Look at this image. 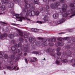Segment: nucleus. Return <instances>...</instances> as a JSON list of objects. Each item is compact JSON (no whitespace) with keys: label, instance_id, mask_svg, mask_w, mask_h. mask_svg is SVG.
Listing matches in <instances>:
<instances>
[{"label":"nucleus","instance_id":"obj_26","mask_svg":"<svg viewBox=\"0 0 75 75\" xmlns=\"http://www.w3.org/2000/svg\"><path fill=\"white\" fill-rule=\"evenodd\" d=\"M2 3L3 4H5V3H9L8 1L6 0H2L1 1Z\"/></svg>","mask_w":75,"mask_h":75},{"label":"nucleus","instance_id":"obj_60","mask_svg":"<svg viewBox=\"0 0 75 75\" xmlns=\"http://www.w3.org/2000/svg\"><path fill=\"white\" fill-rule=\"evenodd\" d=\"M72 50H74V51H75V47H73V49H72Z\"/></svg>","mask_w":75,"mask_h":75},{"label":"nucleus","instance_id":"obj_63","mask_svg":"<svg viewBox=\"0 0 75 75\" xmlns=\"http://www.w3.org/2000/svg\"><path fill=\"white\" fill-rule=\"evenodd\" d=\"M18 69H19V68L18 67H17L16 70H18Z\"/></svg>","mask_w":75,"mask_h":75},{"label":"nucleus","instance_id":"obj_50","mask_svg":"<svg viewBox=\"0 0 75 75\" xmlns=\"http://www.w3.org/2000/svg\"><path fill=\"white\" fill-rule=\"evenodd\" d=\"M15 41L14 40H12L11 41V42L12 43V44H14V43H15Z\"/></svg>","mask_w":75,"mask_h":75},{"label":"nucleus","instance_id":"obj_32","mask_svg":"<svg viewBox=\"0 0 75 75\" xmlns=\"http://www.w3.org/2000/svg\"><path fill=\"white\" fill-rule=\"evenodd\" d=\"M8 37L10 38H13L14 36V35L13 34H10L8 36Z\"/></svg>","mask_w":75,"mask_h":75},{"label":"nucleus","instance_id":"obj_43","mask_svg":"<svg viewBox=\"0 0 75 75\" xmlns=\"http://www.w3.org/2000/svg\"><path fill=\"white\" fill-rule=\"evenodd\" d=\"M57 40H59V41H61L62 40V38L61 37L58 38H57Z\"/></svg>","mask_w":75,"mask_h":75},{"label":"nucleus","instance_id":"obj_23","mask_svg":"<svg viewBox=\"0 0 75 75\" xmlns=\"http://www.w3.org/2000/svg\"><path fill=\"white\" fill-rule=\"evenodd\" d=\"M14 46L16 47V48H18L20 47H21V43H19L18 45L16 44H15L14 45Z\"/></svg>","mask_w":75,"mask_h":75},{"label":"nucleus","instance_id":"obj_2","mask_svg":"<svg viewBox=\"0 0 75 75\" xmlns=\"http://www.w3.org/2000/svg\"><path fill=\"white\" fill-rule=\"evenodd\" d=\"M24 1L25 3L24 6L25 8H21L22 10V14H27V11L29 10L31 6V4H28V0H24Z\"/></svg>","mask_w":75,"mask_h":75},{"label":"nucleus","instance_id":"obj_24","mask_svg":"<svg viewBox=\"0 0 75 75\" xmlns=\"http://www.w3.org/2000/svg\"><path fill=\"white\" fill-rule=\"evenodd\" d=\"M7 37V34L6 33H4V35L3 34L1 35L0 37L1 39H2L4 37Z\"/></svg>","mask_w":75,"mask_h":75},{"label":"nucleus","instance_id":"obj_30","mask_svg":"<svg viewBox=\"0 0 75 75\" xmlns=\"http://www.w3.org/2000/svg\"><path fill=\"white\" fill-rule=\"evenodd\" d=\"M70 62L71 63L72 65L73 64H75V59H73L71 60L70 61Z\"/></svg>","mask_w":75,"mask_h":75},{"label":"nucleus","instance_id":"obj_4","mask_svg":"<svg viewBox=\"0 0 75 75\" xmlns=\"http://www.w3.org/2000/svg\"><path fill=\"white\" fill-rule=\"evenodd\" d=\"M18 31L19 34H17V36H18L19 37H24L25 38H28V34L27 33H24V35H23V32L20 30L18 29Z\"/></svg>","mask_w":75,"mask_h":75},{"label":"nucleus","instance_id":"obj_48","mask_svg":"<svg viewBox=\"0 0 75 75\" xmlns=\"http://www.w3.org/2000/svg\"><path fill=\"white\" fill-rule=\"evenodd\" d=\"M20 58V55L18 56L17 57H16V59L17 61H18V60H19Z\"/></svg>","mask_w":75,"mask_h":75},{"label":"nucleus","instance_id":"obj_29","mask_svg":"<svg viewBox=\"0 0 75 75\" xmlns=\"http://www.w3.org/2000/svg\"><path fill=\"white\" fill-rule=\"evenodd\" d=\"M28 61H31V62L33 64H34L35 63V62L33 60H32L31 58L30 57L28 58Z\"/></svg>","mask_w":75,"mask_h":75},{"label":"nucleus","instance_id":"obj_17","mask_svg":"<svg viewBox=\"0 0 75 75\" xmlns=\"http://www.w3.org/2000/svg\"><path fill=\"white\" fill-rule=\"evenodd\" d=\"M14 59H15V56L13 55L11 56V58L8 59V61H9V62H10L11 65H13V64H11V62H12V59L13 60Z\"/></svg>","mask_w":75,"mask_h":75},{"label":"nucleus","instance_id":"obj_25","mask_svg":"<svg viewBox=\"0 0 75 75\" xmlns=\"http://www.w3.org/2000/svg\"><path fill=\"white\" fill-rule=\"evenodd\" d=\"M8 7L9 8H12V7H13L14 4L12 2H11L8 4Z\"/></svg>","mask_w":75,"mask_h":75},{"label":"nucleus","instance_id":"obj_47","mask_svg":"<svg viewBox=\"0 0 75 75\" xmlns=\"http://www.w3.org/2000/svg\"><path fill=\"white\" fill-rule=\"evenodd\" d=\"M60 50H61V48L59 47H58L57 49V52L59 51Z\"/></svg>","mask_w":75,"mask_h":75},{"label":"nucleus","instance_id":"obj_11","mask_svg":"<svg viewBox=\"0 0 75 75\" xmlns=\"http://www.w3.org/2000/svg\"><path fill=\"white\" fill-rule=\"evenodd\" d=\"M59 2H57L55 4H52L50 5V7L52 9H56L57 8L58 6H59Z\"/></svg>","mask_w":75,"mask_h":75},{"label":"nucleus","instance_id":"obj_52","mask_svg":"<svg viewBox=\"0 0 75 75\" xmlns=\"http://www.w3.org/2000/svg\"><path fill=\"white\" fill-rule=\"evenodd\" d=\"M4 69V67L2 66H0V69Z\"/></svg>","mask_w":75,"mask_h":75},{"label":"nucleus","instance_id":"obj_55","mask_svg":"<svg viewBox=\"0 0 75 75\" xmlns=\"http://www.w3.org/2000/svg\"><path fill=\"white\" fill-rule=\"evenodd\" d=\"M32 31H34H34H35V28H32Z\"/></svg>","mask_w":75,"mask_h":75},{"label":"nucleus","instance_id":"obj_13","mask_svg":"<svg viewBox=\"0 0 75 75\" xmlns=\"http://www.w3.org/2000/svg\"><path fill=\"white\" fill-rule=\"evenodd\" d=\"M5 66H6V67H4V69H6V68H7V69H8L9 70H11V71H12V70H13V69H15L17 68V66L16 65L11 67L10 66H6V65H5Z\"/></svg>","mask_w":75,"mask_h":75},{"label":"nucleus","instance_id":"obj_53","mask_svg":"<svg viewBox=\"0 0 75 75\" xmlns=\"http://www.w3.org/2000/svg\"><path fill=\"white\" fill-rule=\"evenodd\" d=\"M31 47H32V48L33 50H35V48L34 47V45H31Z\"/></svg>","mask_w":75,"mask_h":75},{"label":"nucleus","instance_id":"obj_10","mask_svg":"<svg viewBox=\"0 0 75 75\" xmlns=\"http://www.w3.org/2000/svg\"><path fill=\"white\" fill-rule=\"evenodd\" d=\"M30 11H31V13H32V16H34L35 14V11H33V10H35V6L34 4H30Z\"/></svg>","mask_w":75,"mask_h":75},{"label":"nucleus","instance_id":"obj_58","mask_svg":"<svg viewBox=\"0 0 75 75\" xmlns=\"http://www.w3.org/2000/svg\"><path fill=\"white\" fill-rule=\"evenodd\" d=\"M69 32H72L73 31L72 29L69 30Z\"/></svg>","mask_w":75,"mask_h":75},{"label":"nucleus","instance_id":"obj_33","mask_svg":"<svg viewBox=\"0 0 75 75\" xmlns=\"http://www.w3.org/2000/svg\"><path fill=\"white\" fill-rule=\"evenodd\" d=\"M1 8L2 10H5L6 9V8L4 5H2Z\"/></svg>","mask_w":75,"mask_h":75},{"label":"nucleus","instance_id":"obj_46","mask_svg":"<svg viewBox=\"0 0 75 75\" xmlns=\"http://www.w3.org/2000/svg\"><path fill=\"white\" fill-rule=\"evenodd\" d=\"M38 29L37 28H35V31L34 32V33H37V32H38L39 31Z\"/></svg>","mask_w":75,"mask_h":75},{"label":"nucleus","instance_id":"obj_3","mask_svg":"<svg viewBox=\"0 0 75 75\" xmlns=\"http://www.w3.org/2000/svg\"><path fill=\"white\" fill-rule=\"evenodd\" d=\"M12 14L14 16H15V17H13V18H19V21H22L23 20H25V18L24 17H22L21 16V15L20 14H17L14 13H12Z\"/></svg>","mask_w":75,"mask_h":75},{"label":"nucleus","instance_id":"obj_51","mask_svg":"<svg viewBox=\"0 0 75 75\" xmlns=\"http://www.w3.org/2000/svg\"><path fill=\"white\" fill-rule=\"evenodd\" d=\"M33 59L34 60H33V61H34V62H35V61H37V59H36V58L35 57H33Z\"/></svg>","mask_w":75,"mask_h":75},{"label":"nucleus","instance_id":"obj_38","mask_svg":"<svg viewBox=\"0 0 75 75\" xmlns=\"http://www.w3.org/2000/svg\"><path fill=\"white\" fill-rule=\"evenodd\" d=\"M19 40L21 42H23L24 41V39H23V38H19Z\"/></svg>","mask_w":75,"mask_h":75},{"label":"nucleus","instance_id":"obj_15","mask_svg":"<svg viewBox=\"0 0 75 75\" xmlns=\"http://www.w3.org/2000/svg\"><path fill=\"white\" fill-rule=\"evenodd\" d=\"M56 39L55 38H51L49 40V45L50 46H52L54 45V44L52 42H55Z\"/></svg>","mask_w":75,"mask_h":75},{"label":"nucleus","instance_id":"obj_1","mask_svg":"<svg viewBox=\"0 0 75 75\" xmlns=\"http://www.w3.org/2000/svg\"><path fill=\"white\" fill-rule=\"evenodd\" d=\"M45 51L47 52H51L50 53L51 55L53 56L54 59H57V60L56 61L55 63L57 65H59L62 62V59L61 58H59L58 57V55H61V52H57V54H54L53 52H52V50L50 48L46 50Z\"/></svg>","mask_w":75,"mask_h":75},{"label":"nucleus","instance_id":"obj_45","mask_svg":"<svg viewBox=\"0 0 75 75\" xmlns=\"http://www.w3.org/2000/svg\"><path fill=\"white\" fill-rule=\"evenodd\" d=\"M63 62H68V61H67V59H63L62 61Z\"/></svg>","mask_w":75,"mask_h":75},{"label":"nucleus","instance_id":"obj_64","mask_svg":"<svg viewBox=\"0 0 75 75\" xmlns=\"http://www.w3.org/2000/svg\"><path fill=\"white\" fill-rule=\"evenodd\" d=\"M74 4H75V1H74Z\"/></svg>","mask_w":75,"mask_h":75},{"label":"nucleus","instance_id":"obj_37","mask_svg":"<svg viewBox=\"0 0 75 75\" xmlns=\"http://www.w3.org/2000/svg\"><path fill=\"white\" fill-rule=\"evenodd\" d=\"M13 1H17L18 2V4H20V3H21V0H13Z\"/></svg>","mask_w":75,"mask_h":75},{"label":"nucleus","instance_id":"obj_21","mask_svg":"<svg viewBox=\"0 0 75 75\" xmlns=\"http://www.w3.org/2000/svg\"><path fill=\"white\" fill-rule=\"evenodd\" d=\"M69 6L71 7V11H73V10L75 9V6H74V4L73 3H71L70 4Z\"/></svg>","mask_w":75,"mask_h":75},{"label":"nucleus","instance_id":"obj_18","mask_svg":"<svg viewBox=\"0 0 75 75\" xmlns=\"http://www.w3.org/2000/svg\"><path fill=\"white\" fill-rule=\"evenodd\" d=\"M28 40L29 42L32 43H34V42L35 41V39L31 37H30Z\"/></svg>","mask_w":75,"mask_h":75},{"label":"nucleus","instance_id":"obj_12","mask_svg":"<svg viewBox=\"0 0 75 75\" xmlns=\"http://www.w3.org/2000/svg\"><path fill=\"white\" fill-rule=\"evenodd\" d=\"M45 8L42 7V8L40 9V12H44V11H50V6H45Z\"/></svg>","mask_w":75,"mask_h":75},{"label":"nucleus","instance_id":"obj_6","mask_svg":"<svg viewBox=\"0 0 75 75\" xmlns=\"http://www.w3.org/2000/svg\"><path fill=\"white\" fill-rule=\"evenodd\" d=\"M21 47L22 48L21 49V51H23L25 52H28L29 51L28 48V47H29V45H28V44L27 45H24L23 46Z\"/></svg>","mask_w":75,"mask_h":75},{"label":"nucleus","instance_id":"obj_34","mask_svg":"<svg viewBox=\"0 0 75 75\" xmlns=\"http://www.w3.org/2000/svg\"><path fill=\"white\" fill-rule=\"evenodd\" d=\"M39 53H40V52H37V51H33V52H32V54H39Z\"/></svg>","mask_w":75,"mask_h":75},{"label":"nucleus","instance_id":"obj_28","mask_svg":"<svg viewBox=\"0 0 75 75\" xmlns=\"http://www.w3.org/2000/svg\"><path fill=\"white\" fill-rule=\"evenodd\" d=\"M43 1H45L47 3V4H48L49 2H50L51 1H55V0H42Z\"/></svg>","mask_w":75,"mask_h":75},{"label":"nucleus","instance_id":"obj_35","mask_svg":"<svg viewBox=\"0 0 75 75\" xmlns=\"http://www.w3.org/2000/svg\"><path fill=\"white\" fill-rule=\"evenodd\" d=\"M11 49L13 51H16V47L14 46H12L11 47Z\"/></svg>","mask_w":75,"mask_h":75},{"label":"nucleus","instance_id":"obj_31","mask_svg":"<svg viewBox=\"0 0 75 75\" xmlns=\"http://www.w3.org/2000/svg\"><path fill=\"white\" fill-rule=\"evenodd\" d=\"M40 42L39 41H37L35 42V44L36 46H38V47H40Z\"/></svg>","mask_w":75,"mask_h":75},{"label":"nucleus","instance_id":"obj_62","mask_svg":"<svg viewBox=\"0 0 75 75\" xmlns=\"http://www.w3.org/2000/svg\"><path fill=\"white\" fill-rule=\"evenodd\" d=\"M25 42H27V40L25 39Z\"/></svg>","mask_w":75,"mask_h":75},{"label":"nucleus","instance_id":"obj_36","mask_svg":"<svg viewBox=\"0 0 75 75\" xmlns=\"http://www.w3.org/2000/svg\"><path fill=\"white\" fill-rule=\"evenodd\" d=\"M72 46V45H67L66 47V49H67L68 50H69L71 48V47Z\"/></svg>","mask_w":75,"mask_h":75},{"label":"nucleus","instance_id":"obj_56","mask_svg":"<svg viewBox=\"0 0 75 75\" xmlns=\"http://www.w3.org/2000/svg\"><path fill=\"white\" fill-rule=\"evenodd\" d=\"M60 1L61 3H64V1H65V0H60Z\"/></svg>","mask_w":75,"mask_h":75},{"label":"nucleus","instance_id":"obj_9","mask_svg":"<svg viewBox=\"0 0 75 75\" xmlns=\"http://www.w3.org/2000/svg\"><path fill=\"white\" fill-rule=\"evenodd\" d=\"M28 16H32V13H31V9H29V11H28L27 12V13H26V14L25 15V19H23V20H28L29 21H30V19L28 18Z\"/></svg>","mask_w":75,"mask_h":75},{"label":"nucleus","instance_id":"obj_40","mask_svg":"<svg viewBox=\"0 0 75 75\" xmlns=\"http://www.w3.org/2000/svg\"><path fill=\"white\" fill-rule=\"evenodd\" d=\"M63 39V40H69V38L68 37H65Z\"/></svg>","mask_w":75,"mask_h":75},{"label":"nucleus","instance_id":"obj_44","mask_svg":"<svg viewBox=\"0 0 75 75\" xmlns=\"http://www.w3.org/2000/svg\"><path fill=\"white\" fill-rule=\"evenodd\" d=\"M35 15H37L39 14V12H38V11H35Z\"/></svg>","mask_w":75,"mask_h":75},{"label":"nucleus","instance_id":"obj_59","mask_svg":"<svg viewBox=\"0 0 75 75\" xmlns=\"http://www.w3.org/2000/svg\"><path fill=\"white\" fill-rule=\"evenodd\" d=\"M72 66L73 67H75V64H72Z\"/></svg>","mask_w":75,"mask_h":75},{"label":"nucleus","instance_id":"obj_39","mask_svg":"<svg viewBox=\"0 0 75 75\" xmlns=\"http://www.w3.org/2000/svg\"><path fill=\"white\" fill-rule=\"evenodd\" d=\"M34 4H38V0H34Z\"/></svg>","mask_w":75,"mask_h":75},{"label":"nucleus","instance_id":"obj_20","mask_svg":"<svg viewBox=\"0 0 75 75\" xmlns=\"http://www.w3.org/2000/svg\"><path fill=\"white\" fill-rule=\"evenodd\" d=\"M64 45V42L61 41H60L55 44V45L56 47L58 46H62Z\"/></svg>","mask_w":75,"mask_h":75},{"label":"nucleus","instance_id":"obj_61","mask_svg":"<svg viewBox=\"0 0 75 75\" xmlns=\"http://www.w3.org/2000/svg\"><path fill=\"white\" fill-rule=\"evenodd\" d=\"M27 55V53H25L24 54V56H25V55Z\"/></svg>","mask_w":75,"mask_h":75},{"label":"nucleus","instance_id":"obj_22","mask_svg":"<svg viewBox=\"0 0 75 75\" xmlns=\"http://www.w3.org/2000/svg\"><path fill=\"white\" fill-rule=\"evenodd\" d=\"M74 42H75V38H73V39H72V41L70 40V41H68V43H71L72 45L74 44L75 46V44H74Z\"/></svg>","mask_w":75,"mask_h":75},{"label":"nucleus","instance_id":"obj_16","mask_svg":"<svg viewBox=\"0 0 75 75\" xmlns=\"http://www.w3.org/2000/svg\"><path fill=\"white\" fill-rule=\"evenodd\" d=\"M65 18H62L60 21H56V24H60L63 23L65 22Z\"/></svg>","mask_w":75,"mask_h":75},{"label":"nucleus","instance_id":"obj_19","mask_svg":"<svg viewBox=\"0 0 75 75\" xmlns=\"http://www.w3.org/2000/svg\"><path fill=\"white\" fill-rule=\"evenodd\" d=\"M67 6L65 4H63L62 8V11L63 12H65L67 11Z\"/></svg>","mask_w":75,"mask_h":75},{"label":"nucleus","instance_id":"obj_49","mask_svg":"<svg viewBox=\"0 0 75 75\" xmlns=\"http://www.w3.org/2000/svg\"><path fill=\"white\" fill-rule=\"evenodd\" d=\"M3 56L2 54H1V53L0 52V58H3Z\"/></svg>","mask_w":75,"mask_h":75},{"label":"nucleus","instance_id":"obj_54","mask_svg":"<svg viewBox=\"0 0 75 75\" xmlns=\"http://www.w3.org/2000/svg\"><path fill=\"white\" fill-rule=\"evenodd\" d=\"M25 62L26 64H28V61L27 59L26 58L25 59Z\"/></svg>","mask_w":75,"mask_h":75},{"label":"nucleus","instance_id":"obj_27","mask_svg":"<svg viewBox=\"0 0 75 75\" xmlns=\"http://www.w3.org/2000/svg\"><path fill=\"white\" fill-rule=\"evenodd\" d=\"M54 18H57L58 17V13H55L53 15Z\"/></svg>","mask_w":75,"mask_h":75},{"label":"nucleus","instance_id":"obj_41","mask_svg":"<svg viewBox=\"0 0 75 75\" xmlns=\"http://www.w3.org/2000/svg\"><path fill=\"white\" fill-rule=\"evenodd\" d=\"M15 52H16V53L18 54V53H19L20 52V50L18 49H17L16 50Z\"/></svg>","mask_w":75,"mask_h":75},{"label":"nucleus","instance_id":"obj_5","mask_svg":"<svg viewBox=\"0 0 75 75\" xmlns=\"http://www.w3.org/2000/svg\"><path fill=\"white\" fill-rule=\"evenodd\" d=\"M70 13H71L72 14H74L70 16V18H72V17H74V16H75V10L71 12V11L70 10H68V11L66 13L63 15L62 16L63 17H67L68 16V14H69Z\"/></svg>","mask_w":75,"mask_h":75},{"label":"nucleus","instance_id":"obj_7","mask_svg":"<svg viewBox=\"0 0 75 75\" xmlns=\"http://www.w3.org/2000/svg\"><path fill=\"white\" fill-rule=\"evenodd\" d=\"M38 39L39 40H41L42 42L43 43L42 44V47H45V46L48 45V43L46 42L47 39H43L41 38L38 37Z\"/></svg>","mask_w":75,"mask_h":75},{"label":"nucleus","instance_id":"obj_14","mask_svg":"<svg viewBox=\"0 0 75 75\" xmlns=\"http://www.w3.org/2000/svg\"><path fill=\"white\" fill-rule=\"evenodd\" d=\"M72 54V52L70 51H68L67 53L66 52H64L63 53V57H67V56H70Z\"/></svg>","mask_w":75,"mask_h":75},{"label":"nucleus","instance_id":"obj_8","mask_svg":"<svg viewBox=\"0 0 75 75\" xmlns=\"http://www.w3.org/2000/svg\"><path fill=\"white\" fill-rule=\"evenodd\" d=\"M44 21H37V23H39V24H41L42 23H46V21H49V18L48 17L47 15H45L44 17L43 18Z\"/></svg>","mask_w":75,"mask_h":75},{"label":"nucleus","instance_id":"obj_42","mask_svg":"<svg viewBox=\"0 0 75 75\" xmlns=\"http://www.w3.org/2000/svg\"><path fill=\"white\" fill-rule=\"evenodd\" d=\"M4 57L5 58L7 59V58H8V55H7L6 54H5L4 55Z\"/></svg>","mask_w":75,"mask_h":75},{"label":"nucleus","instance_id":"obj_57","mask_svg":"<svg viewBox=\"0 0 75 75\" xmlns=\"http://www.w3.org/2000/svg\"><path fill=\"white\" fill-rule=\"evenodd\" d=\"M0 23H3L4 24H6L7 23L5 22H0Z\"/></svg>","mask_w":75,"mask_h":75}]
</instances>
